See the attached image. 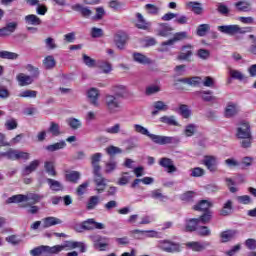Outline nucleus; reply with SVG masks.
Wrapping results in <instances>:
<instances>
[{"label": "nucleus", "mask_w": 256, "mask_h": 256, "mask_svg": "<svg viewBox=\"0 0 256 256\" xmlns=\"http://www.w3.org/2000/svg\"><path fill=\"white\" fill-rule=\"evenodd\" d=\"M133 128L135 133H139L140 135H145L146 137H149V135L151 134L149 130L141 126V124H134Z\"/></svg>", "instance_id": "nucleus-52"}, {"label": "nucleus", "mask_w": 256, "mask_h": 256, "mask_svg": "<svg viewBox=\"0 0 256 256\" xmlns=\"http://www.w3.org/2000/svg\"><path fill=\"white\" fill-rule=\"evenodd\" d=\"M154 110L152 112V115H157L159 113V111H167V109H169V106H167V104H165V102L163 101H156L154 102Z\"/></svg>", "instance_id": "nucleus-38"}, {"label": "nucleus", "mask_w": 256, "mask_h": 256, "mask_svg": "<svg viewBox=\"0 0 256 256\" xmlns=\"http://www.w3.org/2000/svg\"><path fill=\"white\" fill-rule=\"evenodd\" d=\"M233 213V200H227L220 209L221 217H229Z\"/></svg>", "instance_id": "nucleus-22"}, {"label": "nucleus", "mask_w": 256, "mask_h": 256, "mask_svg": "<svg viewBox=\"0 0 256 256\" xmlns=\"http://www.w3.org/2000/svg\"><path fill=\"white\" fill-rule=\"evenodd\" d=\"M33 5H36L37 15H45L47 13V6L45 4H40L39 0H33Z\"/></svg>", "instance_id": "nucleus-45"}, {"label": "nucleus", "mask_w": 256, "mask_h": 256, "mask_svg": "<svg viewBox=\"0 0 256 256\" xmlns=\"http://www.w3.org/2000/svg\"><path fill=\"white\" fill-rule=\"evenodd\" d=\"M107 155L113 156V155H119L123 153V150L117 146H109L106 148Z\"/></svg>", "instance_id": "nucleus-59"}, {"label": "nucleus", "mask_w": 256, "mask_h": 256, "mask_svg": "<svg viewBox=\"0 0 256 256\" xmlns=\"http://www.w3.org/2000/svg\"><path fill=\"white\" fill-rule=\"evenodd\" d=\"M63 251V247L61 245H55V246H46V255H57L58 253H61Z\"/></svg>", "instance_id": "nucleus-46"}, {"label": "nucleus", "mask_w": 256, "mask_h": 256, "mask_svg": "<svg viewBox=\"0 0 256 256\" xmlns=\"http://www.w3.org/2000/svg\"><path fill=\"white\" fill-rule=\"evenodd\" d=\"M72 10L73 11H77V13H80V15H82V17H91V15L93 14V12L91 11V9H89V7H85L81 4H75L72 6Z\"/></svg>", "instance_id": "nucleus-23"}, {"label": "nucleus", "mask_w": 256, "mask_h": 256, "mask_svg": "<svg viewBox=\"0 0 256 256\" xmlns=\"http://www.w3.org/2000/svg\"><path fill=\"white\" fill-rule=\"evenodd\" d=\"M251 125H249V122L242 121L238 124L237 130H236V137L238 139H243L245 137H251Z\"/></svg>", "instance_id": "nucleus-9"}, {"label": "nucleus", "mask_w": 256, "mask_h": 256, "mask_svg": "<svg viewBox=\"0 0 256 256\" xmlns=\"http://www.w3.org/2000/svg\"><path fill=\"white\" fill-rule=\"evenodd\" d=\"M194 94L197 95V97H200V99L206 103H213L217 101V97L213 95V91L211 90L196 91Z\"/></svg>", "instance_id": "nucleus-13"}, {"label": "nucleus", "mask_w": 256, "mask_h": 256, "mask_svg": "<svg viewBox=\"0 0 256 256\" xmlns=\"http://www.w3.org/2000/svg\"><path fill=\"white\" fill-rule=\"evenodd\" d=\"M159 248L166 253H179L181 246L178 243L169 240L159 241Z\"/></svg>", "instance_id": "nucleus-6"}, {"label": "nucleus", "mask_w": 256, "mask_h": 256, "mask_svg": "<svg viewBox=\"0 0 256 256\" xmlns=\"http://www.w3.org/2000/svg\"><path fill=\"white\" fill-rule=\"evenodd\" d=\"M130 235L134 239H138V240L147 239L146 230H139V229L132 230V231H130Z\"/></svg>", "instance_id": "nucleus-40"}, {"label": "nucleus", "mask_w": 256, "mask_h": 256, "mask_svg": "<svg viewBox=\"0 0 256 256\" xmlns=\"http://www.w3.org/2000/svg\"><path fill=\"white\" fill-rule=\"evenodd\" d=\"M179 113L184 119H189V117H191V110L189 109V106L185 104L179 106Z\"/></svg>", "instance_id": "nucleus-47"}, {"label": "nucleus", "mask_w": 256, "mask_h": 256, "mask_svg": "<svg viewBox=\"0 0 256 256\" xmlns=\"http://www.w3.org/2000/svg\"><path fill=\"white\" fill-rule=\"evenodd\" d=\"M193 49L194 46L191 44L183 45L176 57L177 61H191V57H193Z\"/></svg>", "instance_id": "nucleus-7"}, {"label": "nucleus", "mask_w": 256, "mask_h": 256, "mask_svg": "<svg viewBox=\"0 0 256 256\" xmlns=\"http://www.w3.org/2000/svg\"><path fill=\"white\" fill-rule=\"evenodd\" d=\"M159 25H160V29L158 30L159 37H169V35H171V31H173V28L165 23H161Z\"/></svg>", "instance_id": "nucleus-34"}, {"label": "nucleus", "mask_w": 256, "mask_h": 256, "mask_svg": "<svg viewBox=\"0 0 256 256\" xmlns=\"http://www.w3.org/2000/svg\"><path fill=\"white\" fill-rule=\"evenodd\" d=\"M197 225H199V219H197V218L190 219L186 223V231H188V232L197 231V229H198Z\"/></svg>", "instance_id": "nucleus-39"}, {"label": "nucleus", "mask_w": 256, "mask_h": 256, "mask_svg": "<svg viewBox=\"0 0 256 256\" xmlns=\"http://www.w3.org/2000/svg\"><path fill=\"white\" fill-rule=\"evenodd\" d=\"M145 9L149 15H159L161 8L153 4H146Z\"/></svg>", "instance_id": "nucleus-51"}, {"label": "nucleus", "mask_w": 256, "mask_h": 256, "mask_svg": "<svg viewBox=\"0 0 256 256\" xmlns=\"http://www.w3.org/2000/svg\"><path fill=\"white\" fill-rule=\"evenodd\" d=\"M44 255L47 256V247L39 246L33 249V256Z\"/></svg>", "instance_id": "nucleus-63"}, {"label": "nucleus", "mask_w": 256, "mask_h": 256, "mask_svg": "<svg viewBox=\"0 0 256 256\" xmlns=\"http://www.w3.org/2000/svg\"><path fill=\"white\" fill-rule=\"evenodd\" d=\"M216 7H217V12L220 14V15H224V16H227L229 15L230 13V10H229V7L223 3V2H218L216 4Z\"/></svg>", "instance_id": "nucleus-42"}, {"label": "nucleus", "mask_w": 256, "mask_h": 256, "mask_svg": "<svg viewBox=\"0 0 256 256\" xmlns=\"http://www.w3.org/2000/svg\"><path fill=\"white\" fill-rule=\"evenodd\" d=\"M197 57L203 61H207V59L211 57V52L207 49L201 48L197 51Z\"/></svg>", "instance_id": "nucleus-56"}, {"label": "nucleus", "mask_w": 256, "mask_h": 256, "mask_svg": "<svg viewBox=\"0 0 256 256\" xmlns=\"http://www.w3.org/2000/svg\"><path fill=\"white\" fill-rule=\"evenodd\" d=\"M228 73L232 79H236L237 81H245V79H247L243 72L233 68H229Z\"/></svg>", "instance_id": "nucleus-31"}, {"label": "nucleus", "mask_w": 256, "mask_h": 256, "mask_svg": "<svg viewBox=\"0 0 256 256\" xmlns=\"http://www.w3.org/2000/svg\"><path fill=\"white\" fill-rule=\"evenodd\" d=\"M104 105L106 107V111L112 115L119 113L122 109L121 100L113 94H105Z\"/></svg>", "instance_id": "nucleus-4"}, {"label": "nucleus", "mask_w": 256, "mask_h": 256, "mask_svg": "<svg viewBox=\"0 0 256 256\" xmlns=\"http://www.w3.org/2000/svg\"><path fill=\"white\" fill-rule=\"evenodd\" d=\"M220 237L222 239V243H227L233 239H235V237H237V232L235 230H227L224 231L220 234Z\"/></svg>", "instance_id": "nucleus-29"}, {"label": "nucleus", "mask_w": 256, "mask_h": 256, "mask_svg": "<svg viewBox=\"0 0 256 256\" xmlns=\"http://www.w3.org/2000/svg\"><path fill=\"white\" fill-rule=\"evenodd\" d=\"M203 175H205V169L201 167L191 169V177H203Z\"/></svg>", "instance_id": "nucleus-62"}, {"label": "nucleus", "mask_w": 256, "mask_h": 256, "mask_svg": "<svg viewBox=\"0 0 256 256\" xmlns=\"http://www.w3.org/2000/svg\"><path fill=\"white\" fill-rule=\"evenodd\" d=\"M110 91L114 93L113 95H115V97H117L118 99L129 95V89H127V86L121 84L112 86L110 88Z\"/></svg>", "instance_id": "nucleus-16"}, {"label": "nucleus", "mask_w": 256, "mask_h": 256, "mask_svg": "<svg viewBox=\"0 0 256 256\" xmlns=\"http://www.w3.org/2000/svg\"><path fill=\"white\" fill-rule=\"evenodd\" d=\"M103 157V154L101 153H95L90 157L91 165H92V173L94 176V183L96 185V191L97 193H103L105 191V187H107V180L103 177V174H101V159Z\"/></svg>", "instance_id": "nucleus-1"}, {"label": "nucleus", "mask_w": 256, "mask_h": 256, "mask_svg": "<svg viewBox=\"0 0 256 256\" xmlns=\"http://www.w3.org/2000/svg\"><path fill=\"white\" fill-rule=\"evenodd\" d=\"M44 169L50 177H57V171L55 170V162L46 161L44 163Z\"/></svg>", "instance_id": "nucleus-32"}, {"label": "nucleus", "mask_w": 256, "mask_h": 256, "mask_svg": "<svg viewBox=\"0 0 256 256\" xmlns=\"http://www.w3.org/2000/svg\"><path fill=\"white\" fill-rule=\"evenodd\" d=\"M16 80L20 87H27V85H31L33 83V78L25 73H19L16 76Z\"/></svg>", "instance_id": "nucleus-20"}, {"label": "nucleus", "mask_w": 256, "mask_h": 256, "mask_svg": "<svg viewBox=\"0 0 256 256\" xmlns=\"http://www.w3.org/2000/svg\"><path fill=\"white\" fill-rule=\"evenodd\" d=\"M95 247L100 251H105V248L109 247V238L101 236H93Z\"/></svg>", "instance_id": "nucleus-18"}, {"label": "nucleus", "mask_w": 256, "mask_h": 256, "mask_svg": "<svg viewBox=\"0 0 256 256\" xmlns=\"http://www.w3.org/2000/svg\"><path fill=\"white\" fill-rule=\"evenodd\" d=\"M217 30L220 31V33H223L224 35H229L230 37H233V35H237V33H239L240 35H245V33H252L253 27L241 28L237 24H232L218 26Z\"/></svg>", "instance_id": "nucleus-3"}, {"label": "nucleus", "mask_w": 256, "mask_h": 256, "mask_svg": "<svg viewBox=\"0 0 256 256\" xmlns=\"http://www.w3.org/2000/svg\"><path fill=\"white\" fill-rule=\"evenodd\" d=\"M236 200L241 205H251V203H253V200L251 199V196H249V195L238 196V197H236Z\"/></svg>", "instance_id": "nucleus-57"}, {"label": "nucleus", "mask_w": 256, "mask_h": 256, "mask_svg": "<svg viewBox=\"0 0 256 256\" xmlns=\"http://www.w3.org/2000/svg\"><path fill=\"white\" fill-rule=\"evenodd\" d=\"M117 169V162L110 160L105 164V173H113Z\"/></svg>", "instance_id": "nucleus-61"}, {"label": "nucleus", "mask_w": 256, "mask_h": 256, "mask_svg": "<svg viewBox=\"0 0 256 256\" xmlns=\"http://www.w3.org/2000/svg\"><path fill=\"white\" fill-rule=\"evenodd\" d=\"M66 181H69V183H78L79 179H81V173L78 171H69L65 174Z\"/></svg>", "instance_id": "nucleus-30"}, {"label": "nucleus", "mask_w": 256, "mask_h": 256, "mask_svg": "<svg viewBox=\"0 0 256 256\" xmlns=\"http://www.w3.org/2000/svg\"><path fill=\"white\" fill-rule=\"evenodd\" d=\"M186 5L195 15H203V4L200 2H188Z\"/></svg>", "instance_id": "nucleus-25"}, {"label": "nucleus", "mask_w": 256, "mask_h": 256, "mask_svg": "<svg viewBox=\"0 0 256 256\" xmlns=\"http://www.w3.org/2000/svg\"><path fill=\"white\" fill-rule=\"evenodd\" d=\"M203 165H205L210 173H216L219 161L217 160L216 156H205L203 160Z\"/></svg>", "instance_id": "nucleus-11"}, {"label": "nucleus", "mask_w": 256, "mask_h": 256, "mask_svg": "<svg viewBox=\"0 0 256 256\" xmlns=\"http://www.w3.org/2000/svg\"><path fill=\"white\" fill-rule=\"evenodd\" d=\"M99 205V196H91L87 202L86 209L91 211Z\"/></svg>", "instance_id": "nucleus-41"}, {"label": "nucleus", "mask_w": 256, "mask_h": 256, "mask_svg": "<svg viewBox=\"0 0 256 256\" xmlns=\"http://www.w3.org/2000/svg\"><path fill=\"white\" fill-rule=\"evenodd\" d=\"M133 60L136 63H139L140 65H151L152 61L149 59V57L145 56L142 53L135 52L133 54Z\"/></svg>", "instance_id": "nucleus-24"}, {"label": "nucleus", "mask_w": 256, "mask_h": 256, "mask_svg": "<svg viewBox=\"0 0 256 256\" xmlns=\"http://www.w3.org/2000/svg\"><path fill=\"white\" fill-rule=\"evenodd\" d=\"M17 152L18 150L10 148L8 151L2 152L1 157H7L11 161H17Z\"/></svg>", "instance_id": "nucleus-44"}, {"label": "nucleus", "mask_w": 256, "mask_h": 256, "mask_svg": "<svg viewBox=\"0 0 256 256\" xmlns=\"http://www.w3.org/2000/svg\"><path fill=\"white\" fill-rule=\"evenodd\" d=\"M84 231H93V229H105V224L95 221V219L90 218L82 222Z\"/></svg>", "instance_id": "nucleus-12"}, {"label": "nucleus", "mask_w": 256, "mask_h": 256, "mask_svg": "<svg viewBox=\"0 0 256 256\" xmlns=\"http://www.w3.org/2000/svg\"><path fill=\"white\" fill-rule=\"evenodd\" d=\"M160 167L166 169L167 173H175L177 171V167L171 160V158L163 157L159 160Z\"/></svg>", "instance_id": "nucleus-17"}, {"label": "nucleus", "mask_w": 256, "mask_h": 256, "mask_svg": "<svg viewBox=\"0 0 256 256\" xmlns=\"http://www.w3.org/2000/svg\"><path fill=\"white\" fill-rule=\"evenodd\" d=\"M99 95V89L97 88H90L87 91V97L90 105H93V107H99Z\"/></svg>", "instance_id": "nucleus-15"}, {"label": "nucleus", "mask_w": 256, "mask_h": 256, "mask_svg": "<svg viewBox=\"0 0 256 256\" xmlns=\"http://www.w3.org/2000/svg\"><path fill=\"white\" fill-rule=\"evenodd\" d=\"M82 60L84 65H86V67H89L90 69H93V67H95L96 65L95 59L89 57L87 54L82 55Z\"/></svg>", "instance_id": "nucleus-53"}, {"label": "nucleus", "mask_w": 256, "mask_h": 256, "mask_svg": "<svg viewBox=\"0 0 256 256\" xmlns=\"http://www.w3.org/2000/svg\"><path fill=\"white\" fill-rule=\"evenodd\" d=\"M152 199H157L158 201H167V196L163 195L161 190L156 189L151 192Z\"/></svg>", "instance_id": "nucleus-55"}, {"label": "nucleus", "mask_w": 256, "mask_h": 256, "mask_svg": "<svg viewBox=\"0 0 256 256\" xmlns=\"http://www.w3.org/2000/svg\"><path fill=\"white\" fill-rule=\"evenodd\" d=\"M186 245L189 247V249H192V251H204V249L209 247V242H189Z\"/></svg>", "instance_id": "nucleus-26"}, {"label": "nucleus", "mask_w": 256, "mask_h": 256, "mask_svg": "<svg viewBox=\"0 0 256 256\" xmlns=\"http://www.w3.org/2000/svg\"><path fill=\"white\" fill-rule=\"evenodd\" d=\"M195 133H197V125H195V124H188L185 127L184 134L187 137H193V135H195Z\"/></svg>", "instance_id": "nucleus-50"}, {"label": "nucleus", "mask_w": 256, "mask_h": 256, "mask_svg": "<svg viewBox=\"0 0 256 256\" xmlns=\"http://www.w3.org/2000/svg\"><path fill=\"white\" fill-rule=\"evenodd\" d=\"M48 133H51L53 137H59L61 135V126L58 123L51 122L50 127L48 128Z\"/></svg>", "instance_id": "nucleus-37"}, {"label": "nucleus", "mask_w": 256, "mask_h": 256, "mask_svg": "<svg viewBox=\"0 0 256 256\" xmlns=\"http://www.w3.org/2000/svg\"><path fill=\"white\" fill-rule=\"evenodd\" d=\"M0 58L15 60L19 58V54L9 51H0Z\"/></svg>", "instance_id": "nucleus-49"}, {"label": "nucleus", "mask_w": 256, "mask_h": 256, "mask_svg": "<svg viewBox=\"0 0 256 256\" xmlns=\"http://www.w3.org/2000/svg\"><path fill=\"white\" fill-rule=\"evenodd\" d=\"M136 18H137V22H136V27L137 29H142L143 31H147V29H149V27H151V22H148L147 20H145V17H143L142 13H136Z\"/></svg>", "instance_id": "nucleus-19"}, {"label": "nucleus", "mask_w": 256, "mask_h": 256, "mask_svg": "<svg viewBox=\"0 0 256 256\" xmlns=\"http://www.w3.org/2000/svg\"><path fill=\"white\" fill-rule=\"evenodd\" d=\"M18 125L19 124L17 123V120L15 118L8 119L5 122V127L8 131H13V129H17Z\"/></svg>", "instance_id": "nucleus-60"}, {"label": "nucleus", "mask_w": 256, "mask_h": 256, "mask_svg": "<svg viewBox=\"0 0 256 256\" xmlns=\"http://www.w3.org/2000/svg\"><path fill=\"white\" fill-rule=\"evenodd\" d=\"M239 113V105L234 102H228L225 110H224V117L227 119H231V117H235Z\"/></svg>", "instance_id": "nucleus-14"}, {"label": "nucleus", "mask_w": 256, "mask_h": 256, "mask_svg": "<svg viewBox=\"0 0 256 256\" xmlns=\"http://www.w3.org/2000/svg\"><path fill=\"white\" fill-rule=\"evenodd\" d=\"M33 194L32 193H27V194H17L13 195L12 197H9L6 200L7 205H11V203H22L20 207L27 208L28 213H33Z\"/></svg>", "instance_id": "nucleus-2"}, {"label": "nucleus", "mask_w": 256, "mask_h": 256, "mask_svg": "<svg viewBox=\"0 0 256 256\" xmlns=\"http://www.w3.org/2000/svg\"><path fill=\"white\" fill-rule=\"evenodd\" d=\"M127 41H129V36L125 32H118L114 36V43L117 49H120V51H123V49H125V45H127Z\"/></svg>", "instance_id": "nucleus-10"}, {"label": "nucleus", "mask_w": 256, "mask_h": 256, "mask_svg": "<svg viewBox=\"0 0 256 256\" xmlns=\"http://www.w3.org/2000/svg\"><path fill=\"white\" fill-rule=\"evenodd\" d=\"M196 231L200 237H209L211 235V230L207 226H198Z\"/></svg>", "instance_id": "nucleus-58"}, {"label": "nucleus", "mask_w": 256, "mask_h": 256, "mask_svg": "<svg viewBox=\"0 0 256 256\" xmlns=\"http://www.w3.org/2000/svg\"><path fill=\"white\" fill-rule=\"evenodd\" d=\"M209 31H211V25L200 24L197 27L196 34L198 35V37H205V35H207V33H209Z\"/></svg>", "instance_id": "nucleus-36"}, {"label": "nucleus", "mask_w": 256, "mask_h": 256, "mask_svg": "<svg viewBox=\"0 0 256 256\" xmlns=\"http://www.w3.org/2000/svg\"><path fill=\"white\" fill-rule=\"evenodd\" d=\"M188 35L186 31H182V32H178L175 33L173 36V39L175 41V43L179 42V41H184V39H188Z\"/></svg>", "instance_id": "nucleus-64"}, {"label": "nucleus", "mask_w": 256, "mask_h": 256, "mask_svg": "<svg viewBox=\"0 0 256 256\" xmlns=\"http://www.w3.org/2000/svg\"><path fill=\"white\" fill-rule=\"evenodd\" d=\"M63 221L57 217H46L42 220V229L53 227V225H61Z\"/></svg>", "instance_id": "nucleus-21"}, {"label": "nucleus", "mask_w": 256, "mask_h": 256, "mask_svg": "<svg viewBox=\"0 0 256 256\" xmlns=\"http://www.w3.org/2000/svg\"><path fill=\"white\" fill-rule=\"evenodd\" d=\"M62 251H71L73 249H80V253H85L87 251V246L83 242L77 241H66L64 244H61Z\"/></svg>", "instance_id": "nucleus-8"}, {"label": "nucleus", "mask_w": 256, "mask_h": 256, "mask_svg": "<svg viewBox=\"0 0 256 256\" xmlns=\"http://www.w3.org/2000/svg\"><path fill=\"white\" fill-rule=\"evenodd\" d=\"M43 65L45 69H53V67L56 65L55 58L53 56H47L43 60Z\"/></svg>", "instance_id": "nucleus-54"}, {"label": "nucleus", "mask_w": 256, "mask_h": 256, "mask_svg": "<svg viewBox=\"0 0 256 256\" xmlns=\"http://www.w3.org/2000/svg\"><path fill=\"white\" fill-rule=\"evenodd\" d=\"M46 183L49 185L51 191H63V184L55 179L47 178Z\"/></svg>", "instance_id": "nucleus-33"}, {"label": "nucleus", "mask_w": 256, "mask_h": 256, "mask_svg": "<svg viewBox=\"0 0 256 256\" xmlns=\"http://www.w3.org/2000/svg\"><path fill=\"white\" fill-rule=\"evenodd\" d=\"M234 7L242 13L251 11V4L248 1H238L234 4Z\"/></svg>", "instance_id": "nucleus-28"}, {"label": "nucleus", "mask_w": 256, "mask_h": 256, "mask_svg": "<svg viewBox=\"0 0 256 256\" xmlns=\"http://www.w3.org/2000/svg\"><path fill=\"white\" fill-rule=\"evenodd\" d=\"M149 139L156 143V145H171V143H179V139L171 136H161L155 134H149Z\"/></svg>", "instance_id": "nucleus-5"}, {"label": "nucleus", "mask_w": 256, "mask_h": 256, "mask_svg": "<svg viewBox=\"0 0 256 256\" xmlns=\"http://www.w3.org/2000/svg\"><path fill=\"white\" fill-rule=\"evenodd\" d=\"M161 123H165L166 125H172L174 127H177L179 125V122L175 120V116H163L160 118Z\"/></svg>", "instance_id": "nucleus-43"}, {"label": "nucleus", "mask_w": 256, "mask_h": 256, "mask_svg": "<svg viewBox=\"0 0 256 256\" xmlns=\"http://www.w3.org/2000/svg\"><path fill=\"white\" fill-rule=\"evenodd\" d=\"M213 204L207 200H201L198 204L194 205V211H209V208L212 207Z\"/></svg>", "instance_id": "nucleus-35"}, {"label": "nucleus", "mask_w": 256, "mask_h": 256, "mask_svg": "<svg viewBox=\"0 0 256 256\" xmlns=\"http://www.w3.org/2000/svg\"><path fill=\"white\" fill-rule=\"evenodd\" d=\"M67 124L69 125V127H71V129L74 130L81 129L82 126L81 120L77 118H69L67 120Z\"/></svg>", "instance_id": "nucleus-48"}, {"label": "nucleus", "mask_w": 256, "mask_h": 256, "mask_svg": "<svg viewBox=\"0 0 256 256\" xmlns=\"http://www.w3.org/2000/svg\"><path fill=\"white\" fill-rule=\"evenodd\" d=\"M67 147V143L64 140H61L57 143L50 144L45 147L46 151H49V153H53L55 151H59L61 149H65Z\"/></svg>", "instance_id": "nucleus-27"}]
</instances>
